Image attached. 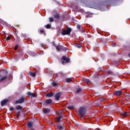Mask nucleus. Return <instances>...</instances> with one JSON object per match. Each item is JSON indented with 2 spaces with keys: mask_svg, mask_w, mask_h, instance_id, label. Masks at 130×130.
<instances>
[{
  "mask_svg": "<svg viewBox=\"0 0 130 130\" xmlns=\"http://www.w3.org/2000/svg\"><path fill=\"white\" fill-rule=\"evenodd\" d=\"M49 22H53V18L52 17H49Z\"/></svg>",
  "mask_w": 130,
  "mask_h": 130,
  "instance_id": "obj_24",
  "label": "nucleus"
},
{
  "mask_svg": "<svg viewBox=\"0 0 130 130\" xmlns=\"http://www.w3.org/2000/svg\"><path fill=\"white\" fill-rule=\"evenodd\" d=\"M81 91H82V90L81 89V88H78L77 91H76V93H80L81 92Z\"/></svg>",
  "mask_w": 130,
  "mask_h": 130,
  "instance_id": "obj_25",
  "label": "nucleus"
},
{
  "mask_svg": "<svg viewBox=\"0 0 130 130\" xmlns=\"http://www.w3.org/2000/svg\"><path fill=\"white\" fill-rule=\"evenodd\" d=\"M57 128L59 130H66V127L59 125H57Z\"/></svg>",
  "mask_w": 130,
  "mask_h": 130,
  "instance_id": "obj_11",
  "label": "nucleus"
},
{
  "mask_svg": "<svg viewBox=\"0 0 130 130\" xmlns=\"http://www.w3.org/2000/svg\"><path fill=\"white\" fill-rule=\"evenodd\" d=\"M26 99L25 98H21L19 100L16 101L15 102L16 104H21V103H23L25 101Z\"/></svg>",
  "mask_w": 130,
  "mask_h": 130,
  "instance_id": "obj_3",
  "label": "nucleus"
},
{
  "mask_svg": "<svg viewBox=\"0 0 130 130\" xmlns=\"http://www.w3.org/2000/svg\"><path fill=\"white\" fill-rule=\"evenodd\" d=\"M122 114L123 116H126L128 115V113L124 112Z\"/></svg>",
  "mask_w": 130,
  "mask_h": 130,
  "instance_id": "obj_19",
  "label": "nucleus"
},
{
  "mask_svg": "<svg viewBox=\"0 0 130 130\" xmlns=\"http://www.w3.org/2000/svg\"><path fill=\"white\" fill-rule=\"evenodd\" d=\"M77 28H78V29H81V28H82V26L80 25H77Z\"/></svg>",
  "mask_w": 130,
  "mask_h": 130,
  "instance_id": "obj_30",
  "label": "nucleus"
},
{
  "mask_svg": "<svg viewBox=\"0 0 130 130\" xmlns=\"http://www.w3.org/2000/svg\"><path fill=\"white\" fill-rule=\"evenodd\" d=\"M71 31H72V29L71 28H68L67 29L63 30L62 31L61 34L63 36L69 35V34H71Z\"/></svg>",
  "mask_w": 130,
  "mask_h": 130,
  "instance_id": "obj_1",
  "label": "nucleus"
},
{
  "mask_svg": "<svg viewBox=\"0 0 130 130\" xmlns=\"http://www.w3.org/2000/svg\"><path fill=\"white\" fill-rule=\"evenodd\" d=\"M18 48H19V46L16 45L14 49H15V50H17V49H18Z\"/></svg>",
  "mask_w": 130,
  "mask_h": 130,
  "instance_id": "obj_29",
  "label": "nucleus"
},
{
  "mask_svg": "<svg viewBox=\"0 0 130 130\" xmlns=\"http://www.w3.org/2000/svg\"><path fill=\"white\" fill-rule=\"evenodd\" d=\"M46 103L47 104H51L52 103V100L51 99H48L46 101Z\"/></svg>",
  "mask_w": 130,
  "mask_h": 130,
  "instance_id": "obj_13",
  "label": "nucleus"
},
{
  "mask_svg": "<svg viewBox=\"0 0 130 130\" xmlns=\"http://www.w3.org/2000/svg\"><path fill=\"white\" fill-rule=\"evenodd\" d=\"M61 59H62V60H64L66 62H70V59L69 58L66 57V56H62Z\"/></svg>",
  "mask_w": 130,
  "mask_h": 130,
  "instance_id": "obj_6",
  "label": "nucleus"
},
{
  "mask_svg": "<svg viewBox=\"0 0 130 130\" xmlns=\"http://www.w3.org/2000/svg\"><path fill=\"white\" fill-rule=\"evenodd\" d=\"M27 95L28 96H31V97H36V94H35V93H31L30 92H27Z\"/></svg>",
  "mask_w": 130,
  "mask_h": 130,
  "instance_id": "obj_10",
  "label": "nucleus"
},
{
  "mask_svg": "<svg viewBox=\"0 0 130 130\" xmlns=\"http://www.w3.org/2000/svg\"><path fill=\"white\" fill-rule=\"evenodd\" d=\"M33 122H28L27 124V127H28V128H31L33 126Z\"/></svg>",
  "mask_w": 130,
  "mask_h": 130,
  "instance_id": "obj_8",
  "label": "nucleus"
},
{
  "mask_svg": "<svg viewBox=\"0 0 130 130\" xmlns=\"http://www.w3.org/2000/svg\"><path fill=\"white\" fill-rule=\"evenodd\" d=\"M62 120H63V118H62V116H59V117H57L56 118L57 122H60Z\"/></svg>",
  "mask_w": 130,
  "mask_h": 130,
  "instance_id": "obj_5",
  "label": "nucleus"
},
{
  "mask_svg": "<svg viewBox=\"0 0 130 130\" xmlns=\"http://www.w3.org/2000/svg\"><path fill=\"white\" fill-rule=\"evenodd\" d=\"M52 85H53V86H56L57 84H56V82H53L52 83Z\"/></svg>",
  "mask_w": 130,
  "mask_h": 130,
  "instance_id": "obj_28",
  "label": "nucleus"
},
{
  "mask_svg": "<svg viewBox=\"0 0 130 130\" xmlns=\"http://www.w3.org/2000/svg\"><path fill=\"white\" fill-rule=\"evenodd\" d=\"M85 110L84 107H81L79 109V113H80L81 116H84V115H85Z\"/></svg>",
  "mask_w": 130,
  "mask_h": 130,
  "instance_id": "obj_2",
  "label": "nucleus"
},
{
  "mask_svg": "<svg viewBox=\"0 0 130 130\" xmlns=\"http://www.w3.org/2000/svg\"><path fill=\"white\" fill-rule=\"evenodd\" d=\"M76 46L77 47V48H81V47H82V45L80 44H76Z\"/></svg>",
  "mask_w": 130,
  "mask_h": 130,
  "instance_id": "obj_20",
  "label": "nucleus"
},
{
  "mask_svg": "<svg viewBox=\"0 0 130 130\" xmlns=\"http://www.w3.org/2000/svg\"><path fill=\"white\" fill-rule=\"evenodd\" d=\"M85 82L86 83H87L88 84H90V80L88 79H86L85 80Z\"/></svg>",
  "mask_w": 130,
  "mask_h": 130,
  "instance_id": "obj_27",
  "label": "nucleus"
},
{
  "mask_svg": "<svg viewBox=\"0 0 130 130\" xmlns=\"http://www.w3.org/2000/svg\"><path fill=\"white\" fill-rule=\"evenodd\" d=\"M43 113L46 114L47 113H49L50 112V110L49 109H45V110H43Z\"/></svg>",
  "mask_w": 130,
  "mask_h": 130,
  "instance_id": "obj_12",
  "label": "nucleus"
},
{
  "mask_svg": "<svg viewBox=\"0 0 130 130\" xmlns=\"http://www.w3.org/2000/svg\"><path fill=\"white\" fill-rule=\"evenodd\" d=\"M5 39H6V41H9V40H10L11 39V37H7Z\"/></svg>",
  "mask_w": 130,
  "mask_h": 130,
  "instance_id": "obj_26",
  "label": "nucleus"
},
{
  "mask_svg": "<svg viewBox=\"0 0 130 130\" xmlns=\"http://www.w3.org/2000/svg\"><path fill=\"white\" fill-rule=\"evenodd\" d=\"M62 64H63V61H62Z\"/></svg>",
  "mask_w": 130,
  "mask_h": 130,
  "instance_id": "obj_35",
  "label": "nucleus"
},
{
  "mask_svg": "<svg viewBox=\"0 0 130 130\" xmlns=\"http://www.w3.org/2000/svg\"><path fill=\"white\" fill-rule=\"evenodd\" d=\"M59 17V15L58 14H56L55 15H54V17L55 19H58Z\"/></svg>",
  "mask_w": 130,
  "mask_h": 130,
  "instance_id": "obj_18",
  "label": "nucleus"
},
{
  "mask_svg": "<svg viewBox=\"0 0 130 130\" xmlns=\"http://www.w3.org/2000/svg\"><path fill=\"white\" fill-rule=\"evenodd\" d=\"M15 108L17 110H22L23 109V107L19 105L17 106Z\"/></svg>",
  "mask_w": 130,
  "mask_h": 130,
  "instance_id": "obj_14",
  "label": "nucleus"
},
{
  "mask_svg": "<svg viewBox=\"0 0 130 130\" xmlns=\"http://www.w3.org/2000/svg\"><path fill=\"white\" fill-rule=\"evenodd\" d=\"M56 49L57 51H59V47H56Z\"/></svg>",
  "mask_w": 130,
  "mask_h": 130,
  "instance_id": "obj_33",
  "label": "nucleus"
},
{
  "mask_svg": "<svg viewBox=\"0 0 130 130\" xmlns=\"http://www.w3.org/2000/svg\"><path fill=\"white\" fill-rule=\"evenodd\" d=\"M7 79V76H4L0 79V82H2V81H5Z\"/></svg>",
  "mask_w": 130,
  "mask_h": 130,
  "instance_id": "obj_17",
  "label": "nucleus"
},
{
  "mask_svg": "<svg viewBox=\"0 0 130 130\" xmlns=\"http://www.w3.org/2000/svg\"><path fill=\"white\" fill-rule=\"evenodd\" d=\"M45 27L47 28V29H50V28L51 27V25L48 24L46 25H45Z\"/></svg>",
  "mask_w": 130,
  "mask_h": 130,
  "instance_id": "obj_16",
  "label": "nucleus"
},
{
  "mask_svg": "<svg viewBox=\"0 0 130 130\" xmlns=\"http://www.w3.org/2000/svg\"><path fill=\"white\" fill-rule=\"evenodd\" d=\"M66 82L67 83H70V82H72V79L71 78H67L66 79Z\"/></svg>",
  "mask_w": 130,
  "mask_h": 130,
  "instance_id": "obj_21",
  "label": "nucleus"
},
{
  "mask_svg": "<svg viewBox=\"0 0 130 130\" xmlns=\"http://www.w3.org/2000/svg\"><path fill=\"white\" fill-rule=\"evenodd\" d=\"M122 93L121 91L120 90H117L114 92L115 95H116V96H120V95Z\"/></svg>",
  "mask_w": 130,
  "mask_h": 130,
  "instance_id": "obj_7",
  "label": "nucleus"
},
{
  "mask_svg": "<svg viewBox=\"0 0 130 130\" xmlns=\"http://www.w3.org/2000/svg\"><path fill=\"white\" fill-rule=\"evenodd\" d=\"M108 74H112V72L110 71H108Z\"/></svg>",
  "mask_w": 130,
  "mask_h": 130,
  "instance_id": "obj_34",
  "label": "nucleus"
},
{
  "mask_svg": "<svg viewBox=\"0 0 130 130\" xmlns=\"http://www.w3.org/2000/svg\"><path fill=\"white\" fill-rule=\"evenodd\" d=\"M8 100H4L1 102V105L2 106H4V105H6L7 104V102H8Z\"/></svg>",
  "mask_w": 130,
  "mask_h": 130,
  "instance_id": "obj_9",
  "label": "nucleus"
},
{
  "mask_svg": "<svg viewBox=\"0 0 130 130\" xmlns=\"http://www.w3.org/2000/svg\"><path fill=\"white\" fill-rule=\"evenodd\" d=\"M41 33H43L44 32V30L43 29H42L40 30Z\"/></svg>",
  "mask_w": 130,
  "mask_h": 130,
  "instance_id": "obj_32",
  "label": "nucleus"
},
{
  "mask_svg": "<svg viewBox=\"0 0 130 130\" xmlns=\"http://www.w3.org/2000/svg\"><path fill=\"white\" fill-rule=\"evenodd\" d=\"M69 109H75V106H70L68 107Z\"/></svg>",
  "mask_w": 130,
  "mask_h": 130,
  "instance_id": "obj_23",
  "label": "nucleus"
},
{
  "mask_svg": "<svg viewBox=\"0 0 130 130\" xmlns=\"http://www.w3.org/2000/svg\"><path fill=\"white\" fill-rule=\"evenodd\" d=\"M30 75L31 76V77H36V74L34 72H30Z\"/></svg>",
  "mask_w": 130,
  "mask_h": 130,
  "instance_id": "obj_15",
  "label": "nucleus"
},
{
  "mask_svg": "<svg viewBox=\"0 0 130 130\" xmlns=\"http://www.w3.org/2000/svg\"><path fill=\"white\" fill-rule=\"evenodd\" d=\"M52 96H53V94L50 93H48L47 94V97H52Z\"/></svg>",
  "mask_w": 130,
  "mask_h": 130,
  "instance_id": "obj_22",
  "label": "nucleus"
},
{
  "mask_svg": "<svg viewBox=\"0 0 130 130\" xmlns=\"http://www.w3.org/2000/svg\"><path fill=\"white\" fill-rule=\"evenodd\" d=\"M10 111H13V110H14V107H11L10 108Z\"/></svg>",
  "mask_w": 130,
  "mask_h": 130,
  "instance_id": "obj_31",
  "label": "nucleus"
},
{
  "mask_svg": "<svg viewBox=\"0 0 130 130\" xmlns=\"http://www.w3.org/2000/svg\"><path fill=\"white\" fill-rule=\"evenodd\" d=\"M60 98V93L58 92L55 94V100H57V101L59 100Z\"/></svg>",
  "mask_w": 130,
  "mask_h": 130,
  "instance_id": "obj_4",
  "label": "nucleus"
}]
</instances>
